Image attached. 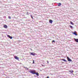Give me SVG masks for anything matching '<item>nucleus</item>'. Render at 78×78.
<instances>
[{
  "instance_id": "nucleus-24",
  "label": "nucleus",
  "mask_w": 78,
  "mask_h": 78,
  "mask_svg": "<svg viewBox=\"0 0 78 78\" xmlns=\"http://www.w3.org/2000/svg\"><path fill=\"white\" fill-rule=\"evenodd\" d=\"M27 13H28V12H27Z\"/></svg>"
},
{
  "instance_id": "nucleus-8",
  "label": "nucleus",
  "mask_w": 78,
  "mask_h": 78,
  "mask_svg": "<svg viewBox=\"0 0 78 78\" xmlns=\"http://www.w3.org/2000/svg\"><path fill=\"white\" fill-rule=\"evenodd\" d=\"M49 22L50 23H53V21L51 20H49Z\"/></svg>"
},
{
  "instance_id": "nucleus-13",
  "label": "nucleus",
  "mask_w": 78,
  "mask_h": 78,
  "mask_svg": "<svg viewBox=\"0 0 78 78\" xmlns=\"http://www.w3.org/2000/svg\"><path fill=\"white\" fill-rule=\"evenodd\" d=\"M69 72H70L71 73H72L73 72V70H72L71 71H69Z\"/></svg>"
},
{
  "instance_id": "nucleus-2",
  "label": "nucleus",
  "mask_w": 78,
  "mask_h": 78,
  "mask_svg": "<svg viewBox=\"0 0 78 78\" xmlns=\"http://www.w3.org/2000/svg\"><path fill=\"white\" fill-rule=\"evenodd\" d=\"M30 55H32V56H35V55H37V54L34 52H30Z\"/></svg>"
},
{
  "instance_id": "nucleus-7",
  "label": "nucleus",
  "mask_w": 78,
  "mask_h": 78,
  "mask_svg": "<svg viewBox=\"0 0 78 78\" xmlns=\"http://www.w3.org/2000/svg\"><path fill=\"white\" fill-rule=\"evenodd\" d=\"M35 74L37 75V76H39V73L37 72L35 73L34 74Z\"/></svg>"
},
{
  "instance_id": "nucleus-3",
  "label": "nucleus",
  "mask_w": 78,
  "mask_h": 78,
  "mask_svg": "<svg viewBox=\"0 0 78 78\" xmlns=\"http://www.w3.org/2000/svg\"><path fill=\"white\" fill-rule=\"evenodd\" d=\"M67 58L68 61H70V62L72 61V59H70V58L69 57H67Z\"/></svg>"
},
{
  "instance_id": "nucleus-17",
  "label": "nucleus",
  "mask_w": 78,
  "mask_h": 78,
  "mask_svg": "<svg viewBox=\"0 0 78 78\" xmlns=\"http://www.w3.org/2000/svg\"><path fill=\"white\" fill-rule=\"evenodd\" d=\"M8 18L9 19H11V16H8Z\"/></svg>"
},
{
  "instance_id": "nucleus-4",
  "label": "nucleus",
  "mask_w": 78,
  "mask_h": 78,
  "mask_svg": "<svg viewBox=\"0 0 78 78\" xmlns=\"http://www.w3.org/2000/svg\"><path fill=\"white\" fill-rule=\"evenodd\" d=\"M76 31H75L74 32H73V34H74L75 36H78V34H76Z\"/></svg>"
},
{
  "instance_id": "nucleus-23",
  "label": "nucleus",
  "mask_w": 78,
  "mask_h": 78,
  "mask_svg": "<svg viewBox=\"0 0 78 78\" xmlns=\"http://www.w3.org/2000/svg\"><path fill=\"white\" fill-rule=\"evenodd\" d=\"M47 78H49V77L47 76Z\"/></svg>"
},
{
  "instance_id": "nucleus-18",
  "label": "nucleus",
  "mask_w": 78,
  "mask_h": 78,
  "mask_svg": "<svg viewBox=\"0 0 78 78\" xmlns=\"http://www.w3.org/2000/svg\"><path fill=\"white\" fill-rule=\"evenodd\" d=\"M52 42H55V40H53L52 41Z\"/></svg>"
},
{
  "instance_id": "nucleus-11",
  "label": "nucleus",
  "mask_w": 78,
  "mask_h": 78,
  "mask_svg": "<svg viewBox=\"0 0 78 78\" xmlns=\"http://www.w3.org/2000/svg\"><path fill=\"white\" fill-rule=\"evenodd\" d=\"M62 61H64L65 62H67V61L64 59H62Z\"/></svg>"
},
{
  "instance_id": "nucleus-20",
  "label": "nucleus",
  "mask_w": 78,
  "mask_h": 78,
  "mask_svg": "<svg viewBox=\"0 0 78 78\" xmlns=\"http://www.w3.org/2000/svg\"><path fill=\"white\" fill-rule=\"evenodd\" d=\"M26 69H27V70H28V68H27V67L25 68Z\"/></svg>"
},
{
  "instance_id": "nucleus-16",
  "label": "nucleus",
  "mask_w": 78,
  "mask_h": 78,
  "mask_svg": "<svg viewBox=\"0 0 78 78\" xmlns=\"http://www.w3.org/2000/svg\"><path fill=\"white\" fill-rule=\"evenodd\" d=\"M30 17H31V19H33V16H32V15H30Z\"/></svg>"
},
{
  "instance_id": "nucleus-5",
  "label": "nucleus",
  "mask_w": 78,
  "mask_h": 78,
  "mask_svg": "<svg viewBox=\"0 0 78 78\" xmlns=\"http://www.w3.org/2000/svg\"><path fill=\"white\" fill-rule=\"evenodd\" d=\"M14 58H15L16 59H17V60H19V57H17L16 56H14Z\"/></svg>"
},
{
  "instance_id": "nucleus-22",
  "label": "nucleus",
  "mask_w": 78,
  "mask_h": 78,
  "mask_svg": "<svg viewBox=\"0 0 78 78\" xmlns=\"http://www.w3.org/2000/svg\"><path fill=\"white\" fill-rule=\"evenodd\" d=\"M4 18H6V16H4Z\"/></svg>"
},
{
  "instance_id": "nucleus-19",
  "label": "nucleus",
  "mask_w": 78,
  "mask_h": 78,
  "mask_svg": "<svg viewBox=\"0 0 78 78\" xmlns=\"http://www.w3.org/2000/svg\"><path fill=\"white\" fill-rule=\"evenodd\" d=\"M33 63L34 64V60H33Z\"/></svg>"
},
{
  "instance_id": "nucleus-6",
  "label": "nucleus",
  "mask_w": 78,
  "mask_h": 78,
  "mask_svg": "<svg viewBox=\"0 0 78 78\" xmlns=\"http://www.w3.org/2000/svg\"><path fill=\"white\" fill-rule=\"evenodd\" d=\"M7 36L8 37H9V38L11 39H12V37L10 36L9 35H7Z\"/></svg>"
},
{
  "instance_id": "nucleus-15",
  "label": "nucleus",
  "mask_w": 78,
  "mask_h": 78,
  "mask_svg": "<svg viewBox=\"0 0 78 78\" xmlns=\"http://www.w3.org/2000/svg\"><path fill=\"white\" fill-rule=\"evenodd\" d=\"M69 26V27H70V28H73V27H72V26L70 25Z\"/></svg>"
},
{
  "instance_id": "nucleus-12",
  "label": "nucleus",
  "mask_w": 78,
  "mask_h": 78,
  "mask_svg": "<svg viewBox=\"0 0 78 78\" xmlns=\"http://www.w3.org/2000/svg\"><path fill=\"white\" fill-rule=\"evenodd\" d=\"M61 5V3H58V6H60Z\"/></svg>"
},
{
  "instance_id": "nucleus-1",
  "label": "nucleus",
  "mask_w": 78,
  "mask_h": 78,
  "mask_svg": "<svg viewBox=\"0 0 78 78\" xmlns=\"http://www.w3.org/2000/svg\"><path fill=\"white\" fill-rule=\"evenodd\" d=\"M30 71H29V72L30 73H32V74H33V75H34V73H35V70H32L30 69Z\"/></svg>"
},
{
  "instance_id": "nucleus-14",
  "label": "nucleus",
  "mask_w": 78,
  "mask_h": 78,
  "mask_svg": "<svg viewBox=\"0 0 78 78\" xmlns=\"http://www.w3.org/2000/svg\"><path fill=\"white\" fill-rule=\"evenodd\" d=\"M70 23L72 25H74V24H73V22H72V21H71Z\"/></svg>"
},
{
  "instance_id": "nucleus-9",
  "label": "nucleus",
  "mask_w": 78,
  "mask_h": 78,
  "mask_svg": "<svg viewBox=\"0 0 78 78\" xmlns=\"http://www.w3.org/2000/svg\"><path fill=\"white\" fill-rule=\"evenodd\" d=\"M74 41H75V42H78V39H76L75 38H74Z\"/></svg>"
},
{
  "instance_id": "nucleus-21",
  "label": "nucleus",
  "mask_w": 78,
  "mask_h": 78,
  "mask_svg": "<svg viewBox=\"0 0 78 78\" xmlns=\"http://www.w3.org/2000/svg\"><path fill=\"white\" fill-rule=\"evenodd\" d=\"M47 63L48 64V63L49 62L48 61H47Z\"/></svg>"
},
{
  "instance_id": "nucleus-10",
  "label": "nucleus",
  "mask_w": 78,
  "mask_h": 78,
  "mask_svg": "<svg viewBox=\"0 0 78 78\" xmlns=\"http://www.w3.org/2000/svg\"><path fill=\"white\" fill-rule=\"evenodd\" d=\"M4 27L5 28H8V26H7V25H4Z\"/></svg>"
}]
</instances>
